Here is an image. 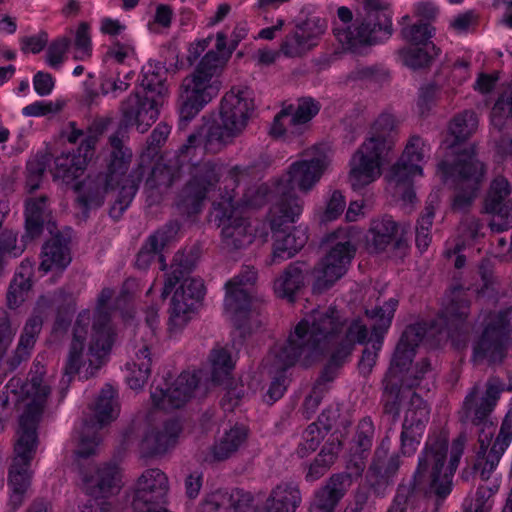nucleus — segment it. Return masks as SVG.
<instances>
[{"instance_id": "obj_5", "label": "nucleus", "mask_w": 512, "mask_h": 512, "mask_svg": "<svg viewBox=\"0 0 512 512\" xmlns=\"http://www.w3.org/2000/svg\"><path fill=\"white\" fill-rule=\"evenodd\" d=\"M113 295L114 290L104 288L98 296L91 341L86 353H84V340L90 323V317L88 313H80L78 315L64 367L62 384L68 385L76 374L88 379L94 376L103 365L104 358L110 351L113 343L110 315L106 307Z\"/></svg>"}, {"instance_id": "obj_13", "label": "nucleus", "mask_w": 512, "mask_h": 512, "mask_svg": "<svg viewBox=\"0 0 512 512\" xmlns=\"http://www.w3.org/2000/svg\"><path fill=\"white\" fill-rule=\"evenodd\" d=\"M363 16H357L352 26L333 29L338 41L352 51L375 45L388 39L392 33V12L384 0H363Z\"/></svg>"}, {"instance_id": "obj_64", "label": "nucleus", "mask_w": 512, "mask_h": 512, "mask_svg": "<svg viewBox=\"0 0 512 512\" xmlns=\"http://www.w3.org/2000/svg\"><path fill=\"white\" fill-rule=\"evenodd\" d=\"M490 496L491 492L487 487H478L475 497L465 504L464 512H490L492 508Z\"/></svg>"}, {"instance_id": "obj_34", "label": "nucleus", "mask_w": 512, "mask_h": 512, "mask_svg": "<svg viewBox=\"0 0 512 512\" xmlns=\"http://www.w3.org/2000/svg\"><path fill=\"white\" fill-rule=\"evenodd\" d=\"M180 229L178 222H169L164 227L151 234L142 245L137 254L136 266L139 269H147L150 264L158 257L162 263V269L165 268V259L161 254L164 247L176 236Z\"/></svg>"}, {"instance_id": "obj_19", "label": "nucleus", "mask_w": 512, "mask_h": 512, "mask_svg": "<svg viewBox=\"0 0 512 512\" xmlns=\"http://www.w3.org/2000/svg\"><path fill=\"white\" fill-rule=\"evenodd\" d=\"M102 134V127L94 125L89 129L85 139L82 140L77 148V153L62 154L56 157L52 170L54 179L70 183L78 178L86 169L88 162L93 158L96 145Z\"/></svg>"}, {"instance_id": "obj_58", "label": "nucleus", "mask_w": 512, "mask_h": 512, "mask_svg": "<svg viewBox=\"0 0 512 512\" xmlns=\"http://www.w3.org/2000/svg\"><path fill=\"white\" fill-rule=\"evenodd\" d=\"M31 280L29 276L22 273L17 274L10 283L7 292V305L10 309L19 307L26 299L28 292L31 289Z\"/></svg>"}, {"instance_id": "obj_59", "label": "nucleus", "mask_w": 512, "mask_h": 512, "mask_svg": "<svg viewBox=\"0 0 512 512\" xmlns=\"http://www.w3.org/2000/svg\"><path fill=\"white\" fill-rule=\"evenodd\" d=\"M416 175H422L421 165L399 159L398 162L391 167L389 180L396 185H409Z\"/></svg>"}, {"instance_id": "obj_10", "label": "nucleus", "mask_w": 512, "mask_h": 512, "mask_svg": "<svg viewBox=\"0 0 512 512\" xmlns=\"http://www.w3.org/2000/svg\"><path fill=\"white\" fill-rule=\"evenodd\" d=\"M450 149V156L439 162L437 174L454 188L452 210L465 212L477 197L486 168L475 157L473 148L460 149L452 144Z\"/></svg>"}, {"instance_id": "obj_28", "label": "nucleus", "mask_w": 512, "mask_h": 512, "mask_svg": "<svg viewBox=\"0 0 512 512\" xmlns=\"http://www.w3.org/2000/svg\"><path fill=\"white\" fill-rule=\"evenodd\" d=\"M159 108L157 101L137 91L121 102L120 112L126 126L135 125L144 133L158 119Z\"/></svg>"}, {"instance_id": "obj_47", "label": "nucleus", "mask_w": 512, "mask_h": 512, "mask_svg": "<svg viewBox=\"0 0 512 512\" xmlns=\"http://www.w3.org/2000/svg\"><path fill=\"white\" fill-rule=\"evenodd\" d=\"M274 352L275 345L271 348L268 356L265 359V365L269 367V374L272 376V381L264 396V400L268 404H273L284 395L288 383V379L285 372L287 369L294 366L289 365L281 367V365L277 363V358L275 357Z\"/></svg>"}, {"instance_id": "obj_46", "label": "nucleus", "mask_w": 512, "mask_h": 512, "mask_svg": "<svg viewBox=\"0 0 512 512\" xmlns=\"http://www.w3.org/2000/svg\"><path fill=\"white\" fill-rule=\"evenodd\" d=\"M398 230L399 225L391 216L384 215L379 219L373 220L369 229L370 247L375 252L384 251L388 245L396 240Z\"/></svg>"}, {"instance_id": "obj_44", "label": "nucleus", "mask_w": 512, "mask_h": 512, "mask_svg": "<svg viewBox=\"0 0 512 512\" xmlns=\"http://www.w3.org/2000/svg\"><path fill=\"white\" fill-rule=\"evenodd\" d=\"M248 436V430L245 426H234L225 432L211 447V459L206 461H223L231 457L245 443Z\"/></svg>"}, {"instance_id": "obj_55", "label": "nucleus", "mask_w": 512, "mask_h": 512, "mask_svg": "<svg viewBox=\"0 0 512 512\" xmlns=\"http://www.w3.org/2000/svg\"><path fill=\"white\" fill-rule=\"evenodd\" d=\"M142 93L157 101L158 106L164 104L165 97L168 94V87L165 79L158 72L147 70L143 73L141 80Z\"/></svg>"}, {"instance_id": "obj_40", "label": "nucleus", "mask_w": 512, "mask_h": 512, "mask_svg": "<svg viewBox=\"0 0 512 512\" xmlns=\"http://www.w3.org/2000/svg\"><path fill=\"white\" fill-rule=\"evenodd\" d=\"M301 502L299 484L281 481L271 490L265 503V512H296Z\"/></svg>"}, {"instance_id": "obj_9", "label": "nucleus", "mask_w": 512, "mask_h": 512, "mask_svg": "<svg viewBox=\"0 0 512 512\" xmlns=\"http://www.w3.org/2000/svg\"><path fill=\"white\" fill-rule=\"evenodd\" d=\"M396 136V118L389 113L379 115L371 127L370 136L350 161L349 181L354 190L362 189L380 177L381 167L389 160Z\"/></svg>"}, {"instance_id": "obj_23", "label": "nucleus", "mask_w": 512, "mask_h": 512, "mask_svg": "<svg viewBox=\"0 0 512 512\" xmlns=\"http://www.w3.org/2000/svg\"><path fill=\"white\" fill-rule=\"evenodd\" d=\"M203 296V281L201 279L184 277L171 300V307L169 309V329L171 331H177L188 323L196 304Z\"/></svg>"}, {"instance_id": "obj_43", "label": "nucleus", "mask_w": 512, "mask_h": 512, "mask_svg": "<svg viewBox=\"0 0 512 512\" xmlns=\"http://www.w3.org/2000/svg\"><path fill=\"white\" fill-rule=\"evenodd\" d=\"M71 261L68 241L55 235L42 248L39 269L47 273L53 269H64Z\"/></svg>"}, {"instance_id": "obj_20", "label": "nucleus", "mask_w": 512, "mask_h": 512, "mask_svg": "<svg viewBox=\"0 0 512 512\" xmlns=\"http://www.w3.org/2000/svg\"><path fill=\"white\" fill-rule=\"evenodd\" d=\"M200 381L198 372H183L169 385H157L151 391L153 405L164 411L183 407L193 396Z\"/></svg>"}, {"instance_id": "obj_17", "label": "nucleus", "mask_w": 512, "mask_h": 512, "mask_svg": "<svg viewBox=\"0 0 512 512\" xmlns=\"http://www.w3.org/2000/svg\"><path fill=\"white\" fill-rule=\"evenodd\" d=\"M185 165L189 166L190 180L182 190L179 205L188 214H196L201 210L207 194L219 182L222 176V166L211 160L190 163V158L187 159Z\"/></svg>"}, {"instance_id": "obj_32", "label": "nucleus", "mask_w": 512, "mask_h": 512, "mask_svg": "<svg viewBox=\"0 0 512 512\" xmlns=\"http://www.w3.org/2000/svg\"><path fill=\"white\" fill-rule=\"evenodd\" d=\"M351 482V474H333L323 486L314 492L308 512H335Z\"/></svg>"}, {"instance_id": "obj_49", "label": "nucleus", "mask_w": 512, "mask_h": 512, "mask_svg": "<svg viewBox=\"0 0 512 512\" xmlns=\"http://www.w3.org/2000/svg\"><path fill=\"white\" fill-rule=\"evenodd\" d=\"M341 441L338 438L324 445L314 461L309 465L305 474L307 482H314L323 477L336 461L341 450Z\"/></svg>"}, {"instance_id": "obj_51", "label": "nucleus", "mask_w": 512, "mask_h": 512, "mask_svg": "<svg viewBox=\"0 0 512 512\" xmlns=\"http://www.w3.org/2000/svg\"><path fill=\"white\" fill-rule=\"evenodd\" d=\"M490 120L493 129L498 133L510 129L512 125V85L503 91L495 102Z\"/></svg>"}, {"instance_id": "obj_61", "label": "nucleus", "mask_w": 512, "mask_h": 512, "mask_svg": "<svg viewBox=\"0 0 512 512\" xmlns=\"http://www.w3.org/2000/svg\"><path fill=\"white\" fill-rule=\"evenodd\" d=\"M17 326H14L9 313L0 307V362L10 347L16 334Z\"/></svg>"}, {"instance_id": "obj_15", "label": "nucleus", "mask_w": 512, "mask_h": 512, "mask_svg": "<svg viewBox=\"0 0 512 512\" xmlns=\"http://www.w3.org/2000/svg\"><path fill=\"white\" fill-rule=\"evenodd\" d=\"M89 409L91 415L83 419L79 432V442L75 450L78 458H88L97 453L101 442L98 431L117 418L120 406L114 387L106 384Z\"/></svg>"}, {"instance_id": "obj_48", "label": "nucleus", "mask_w": 512, "mask_h": 512, "mask_svg": "<svg viewBox=\"0 0 512 512\" xmlns=\"http://www.w3.org/2000/svg\"><path fill=\"white\" fill-rule=\"evenodd\" d=\"M409 402L405 412L402 429L423 434L429 421V408L426 402L415 392L408 391Z\"/></svg>"}, {"instance_id": "obj_37", "label": "nucleus", "mask_w": 512, "mask_h": 512, "mask_svg": "<svg viewBox=\"0 0 512 512\" xmlns=\"http://www.w3.org/2000/svg\"><path fill=\"white\" fill-rule=\"evenodd\" d=\"M253 496L243 490L231 493L217 490L210 493L201 505V512H249L253 507Z\"/></svg>"}, {"instance_id": "obj_26", "label": "nucleus", "mask_w": 512, "mask_h": 512, "mask_svg": "<svg viewBox=\"0 0 512 512\" xmlns=\"http://www.w3.org/2000/svg\"><path fill=\"white\" fill-rule=\"evenodd\" d=\"M324 31L325 25L320 19H307L285 36L280 45V52L289 58L302 57L318 45Z\"/></svg>"}, {"instance_id": "obj_35", "label": "nucleus", "mask_w": 512, "mask_h": 512, "mask_svg": "<svg viewBox=\"0 0 512 512\" xmlns=\"http://www.w3.org/2000/svg\"><path fill=\"white\" fill-rule=\"evenodd\" d=\"M375 428L369 417L359 421L353 440L349 448L347 468L355 475H361L366 465L365 460L369 454L374 440Z\"/></svg>"}, {"instance_id": "obj_63", "label": "nucleus", "mask_w": 512, "mask_h": 512, "mask_svg": "<svg viewBox=\"0 0 512 512\" xmlns=\"http://www.w3.org/2000/svg\"><path fill=\"white\" fill-rule=\"evenodd\" d=\"M318 426L315 423L310 424L303 432V442L299 443L297 454L299 457H305L310 452L317 449L320 444L321 435Z\"/></svg>"}, {"instance_id": "obj_38", "label": "nucleus", "mask_w": 512, "mask_h": 512, "mask_svg": "<svg viewBox=\"0 0 512 512\" xmlns=\"http://www.w3.org/2000/svg\"><path fill=\"white\" fill-rule=\"evenodd\" d=\"M182 426L178 420H169L160 428L146 433L141 441V451L147 456L163 455L177 444Z\"/></svg>"}, {"instance_id": "obj_62", "label": "nucleus", "mask_w": 512, "mask_h": 512, "mask_svg": "<svg viewBox=\"0 0 512 512\" xmlns=\"http://www.w3.org/2000/svg\"><path fill=\"white\" fill-rule=\"evenodd\" d=\"M426 152L427 146L424 140L418 135H413L409 138L400 159L421 165L425 158Z\"/></svg>"}, {"instance_id": "obj_39", "label": "nucleus", "mask_w": 512, "mask_h": 512, "mask_svg": "<svg viewBox=\"0 0 512 512\" xmlns=\"http://www.w3.org/2000/svg\"><path fill=\"white\" fill-rule=\"evenodd\" d=\"M269 221H271V211L269 212ZM288 223L289 222L274 228L272 222H270L271 229L274 231V262L293 257L308 241L305 228L295 227L291 232L286 233V231L282 229V226Z\"/></svg>"}, {"instance_id": "obj_50", "label": "nucleus", "mask_w": 512, "mask_h": 512, "mask_svg": "<svg viewBox=\"0 0 512 512\" xmlns=\"http://www.w3.org/2000/svg\"><path fill=\"white\" fill-rule=\"evenodd\" d=\"M304 284V273L299 263L290 264L274 281L275 294L280 298L293 301L295 293Z\"/></svg>"}, {"instance_id": "obj_42", "label": "nucleus", "mask_w": 512, "mask_h": 512, "mask_svg": "<svg viewBox=\"0 0 512 512\" xmlns=\"http://www.w3.org/2000/svg\"><path fill=\"white\" fill-rule=\"evenodd\" d=\"M49 216V198L46 195L28 198L25 202L26 234L23 238L32 240L39 237Z\"/></svg>"}, {"instance_id": "obj_60", "label": "nucleus", "mask_w": 512, "mask_h": 512, "mask_svg": "<svg viewBox=\"0 0 512 512\" xmlns=\"http://www.w3.org/2000/svg\"><path fill=\"white\" fill-rule=\"evenodd\" d=\"M212 379L219 381L220 375H227L234 367L231 355L224 348H215L210 354Z\"/></svg>"}, {"instance_id": "obj_3", "label": "nucleus", "mask_w": 512, "mask_h": 512, "mask_svg": "<svg viewBox=\"0 0 512 512\" xmlns=\"http://www.w3.org/2000/svg\"><path fill=\"white\" fill-rule=\"evenodd\" d=\"M503 391L504 382L498 377H490L485 384L484 392L480 391L478 384H475L469 390L460 411L461 421L470 422L478 428L479 448L476 452L473 468L483 480L489 479L512 441L511 407L506 413L500 431L490 447L496 429V422L492 418V413Z\"/></svg>"}, {"instance_id": "obj_1", "label": "nucleus", "mask_w": 512, "mask_h": 512, "mask_svg": "<svg viewBox=\"0 0 512 512\" xmlns=\"http://www.w3.org/2000/svg\"><path fill=\"white\" fill-rule=\"evenodd\" d=\"M449 434L445 430L433 431L419 455L418 465L408 484H400L387 512H406L426 494L444 500L452 491V479L468 441L461 432L452 442L450 460L445 466Z\"/></svg>"}, {"instance_id": "obj_2", "label": "nucleus", "mask_w": 512, "mask_h": 512, "mask_svg": "<svg viewBox=\"0 0 512 512\" xmlns=\"http://www.w3.org/2000/svg\"><path fill=\"white\" fill-rule=\"evenodd\" d=\"M354 324L363 328L364 343L368 338V329L360 319L347 322L335 307L312 310L301 319L284 342L275 344L277 363L281 367L297 363L310 366L331 349L340 347Z\"/></svg>"}, {"instance_id": "obj_56", "label": "nucleus", "mask_w": 512, "mask_h": 512, "mask_svg": "<svg viewBox=\"0 0 512 512\" xmlns=\"http://www.w3.org/2000/svg\"><path fill=\"white\" fill-rule=\"evenodd\" d=\"M404 65L418 69L429 64L431 59L438 54L431 49V46L415 45L413 47L403 48L399 51Z\"/></svg>"}, {"instance_id": "obj_24", "label": "nucleus", "mask_w": 512, "mask_h": 512, "mask_svg": "<svg viewBox=\"0 0 512 512\" xmlns=\"http://www.w3.org/2000/svg\"><path fill=\"white\" fill-rule=\"evenodd\" d=\"M512 187L503 176H497L490 184L485 198V209L493 214L490 227L493 231L503 232L512 224Z\"/></svg>"}, {"instance_id": "obj_16", "label": "nucleus", "mask_w": 512, "mask_h": 512, "mask_svg": "<svg viewBox=\"0 0 512 512\" xmlns=\"http://www.w3.org/2000/svg\"><path fill=\"white\" fill-rule=\"evenodd\" d=\"M510 311L490 313L484 323V330L473 345V361L476 363L487 360L489 363H500L505 358L510 346Z\"/></svg>"}, {"instance_id": "obj_12", "label": "nucleus", "mask_w": 512, "mask_h": 512, "mask_svg": "<svg viewBox=\"0 0 512 512\" xmlns=\"http://www.w3.org/2000/svg\"><path fill=\"white\" fill-rule=\"evenodd\" d=\"M254 108L253 91L250 88L232 87L222 98L220 122L209 128L205 148L215 152L239 136L246 128Z\"/></svg>"}, {"instance_id": "obj_52", "label": "nucleus", "mask_w": 512, "mask_h": 512, "mask_svg": "<svg viewBox=\"0 0 512 512\" xmlns=\"http://www.w3.org/2000/svg\"><path fill=\"white\" fill-rule=\"evenodd\" d=\"M384 413L391 415L393 421L397 419L400 412V404L403 398H409L408 391L410 389H403V386L406 385L405 382H400L396 380H390L384 378Z\"/></svg>"}, {"instance_id": "obj_45", "label": "nucleus", "mask_w": 512, "mask_h": 512, "mask_svg": "<svg viewBox=\"0 0 512 512\" xmlns=\"http://www.w3.org/2000/svg\"><path fill=\"white\" fill-rule=\"evenodd\" d=\"M151 355L148 344L137 347L133 363L127 364L128 375L126 380L131 389H140L148 381L151 373Z\"/></svg>"}, {"instance_id": "obj_41", "label": "nucleus", "mask_w": 512, "mask_h": 512, "mask_svg": "<svg viewBox=\"0 0 512 512\" xmlns=\"http://www.w3.org/2000/svg\"><path fill=\"white\" fill-rule=\"evenodd\" d=\"M41 328L42 319L40 316H32L27 320L16 349L6 361L8 370H15L23 361H26L30 357Z\"/></svg>"}, {"instance_id": "obj_22", "label": "nucleus", "mask_w": 512, "mask_h": 512, "mask_svg": "<svg viewBox=\"0 0 512 512\" xmlns=\"http://www.w3.org/2000/svg\"><path fill=\"white\" fill-rule=\"evenodd\" d=\"M398 306V300L390 298L383 306L366 310V316L371 320L372 337L375 338L372 348H365L358 364L359 372L368 375L376 363L377 352L382 345V339L391 325L394 313Z\"/></svg>"}, {"instance_id": "obj_11", "label": "nucleus", "mask_w": 512, "mask_h": 512, "mask_svg": "<svg viewBox=\"0 0 512 512\" xmlns=\"http://www.w3.org/2000/svg\"><path fill=\"white\" fill-rule=\"evenodd\" d=\"M222 64L223 60L219 53L209 51L194 71L183 79L179 107L181 122H189L219 94L222 85L219 79Z\"/></svg>"}, {"instance_id": "obj_54", "label": "nucleus", "mask_w": 512, "mask_h": 512, "mask_svg": "<svg viewBox=\"0 0 512 512\" xmlns=\"http://www.w3.org/2000/svg\"><path fill=\"white\" fill-rule=\"evenodd\" d=\"M193 261L183 253H177L173 258L171 272L167 275L162 289V298L165 299L173 290L175 285L184 279L193 268Z\"/></svg>"}, {"instance_id": "obj_57", "label": "nucleus", "mask_w": 512, "mask_h": 512, "mask_svg": "<svg viewBox=\"0 0 512 512\" xmlns=\"http://www.w3.org/2000/svg\"><path fill=\"white\" fill-rule=\"evenodd\" d=\"M401 35L404 40L413 45L431 46L435 54L439 53V49L432 42H429L432 37V28L427 23L420 22L404 27L401 30Z\"/></svg>"}, {"instance_id": "obj_29", "label": "nucleus", "mask_w": 512, "mask_h": 512, "mask_svg": "<svg viewBox=\"0 0 512 512\" xmlns=\"http://www.w3.org/2000/svg\"><path fill=\"white\" fill-rule=\"evenodd\" d=\"M390 444L389 437L382 439L368 468L367 478L375 490L391 485L401 466L399 454H389Z\"/></svg>"}, {"instance_id": "obj_27", "label": "nucleus", "mask_w": 512, "mask_h": 512, "mask_svg": "<svg viewBox=\"0 0 512 512\" xmlns=\"http://www.w3.org/2000/svg\"><path fill=\"white\" fill-rule=\"evenodd\" d=\"M197 142L198 136L191 134L187 143L179 149L174 163L170 161V164H156L146 180V189L152 193L154 190L158 194L164 193L180 177L181 170L189 156L195 151Z\"/></svg>"}, {"instance_id": "obj_8", "label": "nucleus", "mask_w": 512, "mask_h": 512, "mask_svg": "<svg viewBox=\"0 0 512 512\" xmlns=\"http://www.w3.org/2000/svg\"><path fill=\"white\" fill-rule=\"evenodd\" d=\"M328 165V156L315 150L289 166L274 191L276 199L271 206V222L274 228L287 222H296L303 211L304 201L295 193L294 188L302 193L311 191Z\"/></svg>"}, {"instance_id": "obj_30", "label": "nucleus", "mask_w": 512, "mask_h": 512, "mask_svg": "<svg viewBox=\"0 0 512 512\" xmlns=\"http://www.w3.org/2000/svg\"><path fill=\"white\" fill-rule=\"evenodd\" d=\"M257 280L253 267L245 266L240 273L226 284L225 307L233 313L247 311L250 308L252 289Z\"/></svg>"}, {"instance_id": "obj_25", "label": "nucleus", "mask_w": 512, "mask_h": 512, "mask_svg": "<svg viewBox=\"0 0 512 512\" xmlns=\"http://www.w3.org/2000/svg\"><path fill=\"white\" fill-rule=\"evenodd\" d=\"M320 110L318 102L312 98H301L297 107L289 105L283 108L274 118L271 126V134L275 137H281L286 134L298 135L303 131V127Z\"/></svg>"}, {"instance_id": "obj_36", "label": "nucleus", "mask_w": 512, "mask_h": 512, "mask_svg": "<svg viewBox=\"0 0 512 512\" xmlns=\"http://www.w3.org/2000/svg\"><path fill=\"white\" fill-rule=\"evenodd\" d=\"M84 489L90 496L107 498L119 492L121 475L114 464H104L83 477Z\"/></svg>"}, {"instance_id": "obj_14", "label": "nucleus", "mask_w": 512, "mask_h": 512, "mask_svg": "<svg viewBox=\"0 0 512 512\" xmlns=\"http://www.w3.org/2000/svg\"><path fill=\"white\" fill-rule=\"evenodd\" d=\"M330 248L313 270V293L322 294L332 288L347 271L356 253L350 228H340L327 236Z\"/></svg>"}, {"instance_id": "obj_33", "label": "nucleus", "mask_w": 512, "mask_h": 512, "mask_svg": "<svg viewBox=\"0 0 512 512\" xmlns=\"http://www.w3.org/2000/svg\"><path fill=\"white\" fill-rule=\"evenodd\" d=\"M363 332L364 330L362 327L354 324L348 330L346 341H344L340 347L328 351V353H330L329 361L323 368L315 383V385H319V389H323L324 384L331 382L336 378L338 370L349 360L355 345L357 343L363 344Z\"/></svg>"}, {"instance_id": "obj_6", "label": "nucleus", "mask_w": 512, "mask_h": 512, "mask_svg": "<svg viewBox=\"0 0 512 512\" xmlns=\"http://www.w3.org/2000/svg\"><path fill=\"white\" fill-rule=\"evenodd\" d=\"M468 314L469 300L465 290L462 287L453 288L447 296V303L429 329L426 330L419 324L410 325L404 330L385 378L405 382L406 386L412 387L415 383L407 379V373L415 356L416 347L425 336L435 337L438 342L452 337L453 333L463 325Z\"/></svg>"}, {"instance_id": "obj_4", "label": "nucleus", "mask_w": 512, "mask_h": 512, "mask_svg": "<svg viewBox=\"0 0 512 512\" xmlns=\"http://www.w3.org/2000/svg\"><path fill=\"white\" fill-rule=\"evenodd\" d=\"M131 159V150L124 146L117 135H111L105 156V171L90 173L82 182L75 185L78 193L76 202L84 214L91 208L100 207L106 195L116 188H119V191L110 208L111 217L119 218L128 208L145 174V167L139 164L125 177Z\"/></svg>"}, {"instance_id": "obj_18", "label": "nucleus", "mask_w": 512, "mask_h": 512, "mask_svg": "<svg viewBox=\"0 0 512 512\" xmlns=\"http://www.w3.org/2000/svg\"><path fill=\"white\" fill-rule=\"evenodd\" d=\"M233 198L231 194L222 196L220 201L214 203V209L224 245L228 249L238 250L251 244L254 235L248 218L239 206H235Z\"/></svg>"}, {"instance_id": "obj_53", "label": "nucleus", "mask_w": 512, "mask_h": 512, "mask_svg": "<svg viewBox=\"0 0 512 512\" xmlns=\"http://www.w3.org/2000/svg\"><path fill=\"white\" fill-rule=\"evenodd\" d=\"M478 127V118L474 111L465 110L453 117L449 124V132L455 143L467 140Z\"/></svg>"}, {"instance_id": "obj_31", "label": "nucleus", "mask_w": 512, "mask_h": 512, "mask_svg": "<svg viewBox=\"0 0 512 512\" xmlns=\"http://www.w3.org/2000/svg\"><path fill=\"white\" fill-rule=\"evenodd\" d=\"M250 173V168H241L239 166L231 168L224 180L225 188H231V192H227L225 196L231 194L236 197L238 192H236L235 188L238 187L241 182L246 183L250 178ZM267 198L268 187L266 185H252L244 190L242 197L238 201L233 198V203L244 211V208H259L263 206Z\"/></svg>"}, {"instance_id": "obj_21", "label": "nucleus", "mask_w": 512, "mask_h": 512, "mask_svg": "<svg viewBox=\"0 0 512 512\" xmlns=\"http://www.w3.org/2000/svg\"><path fill=\"white\" fill-rule=\"evenodd\" d=\"M170 490L168 476L159 468L146 469L135 484L132 506L141 512L145 507L159 506L167 502Z\"/></svg>"}, {"instance_id": "obj_7", "label": "nucleus", "mask_w": 512, "mask_h": 512, "mask_svg": "<svg viewBox=\"0 0 512 512\" xmlns=\"http://www.w3.org/2000/svg\"><path fill=\"white\" fill-rule=\"evenodd\" d=\"M44 375V367L39 363L34 364V370H31L30 378L24 387L26 403L19 417L14 446L15 457L8 475L11 489L27 491L31 483L29 467L38 443L37 426L50 394V387L45 382Z\"/></svg>"}]
</instances>
